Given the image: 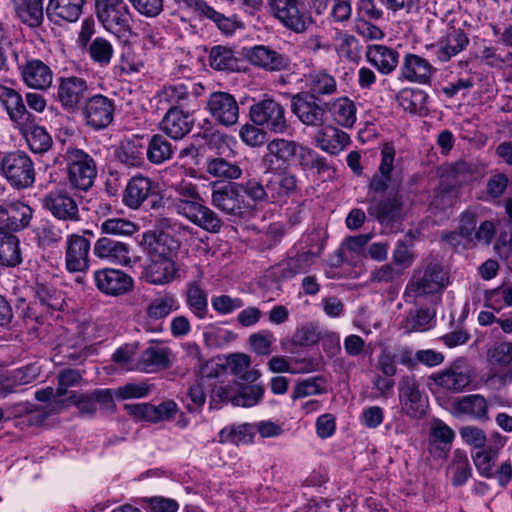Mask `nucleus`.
<instances>
[{"instance_id": "27", "label": "nucleus", "mask_w": 512, "mask_h": 512, "mask_svg": "<svg viewBox=\"0 0 512 512\" xmlns=\"http://www.w3.org/2000/svg\"><path fill=\"white\" fill-rule=\"evenodd\" d=\"M24 83L34 89L44 90L52 84L53 73L48 65L39 59H29L19 65Z\"/></svg>"}, {"instance_id": "2", "label": "nucleus", "mask_w": 512, "mask_h": 512, "mask_svg": "<svg viewBox=\"0 0 512 512\" xmlns=\"http://www.w3.org/2000/svg\"><path fill=\"white\" fill-rule=\"evenodd\" d=\"M175 197L170 207L178 215L209 233H219L224 225L221 217L211 208L204 205L196 184L182 179L172 184Z\"/></svg>"}, {"instance_id": "16", "label": "nucleus", "mask_w": 512, "mask_h": 512, "mask_svg": "<svg viewBox=\"0 0 512 512\" xmlns=\"http://www.w3.org/2000/svg\"><path fill=\"white\" fill-rule=\"evenodd\" d=\"M245 57L255 67L267 72H281L290 67L289 57L270 46L255 45L245 49Z\"/></svg>"}, {"instance_id": "50", "label": "nucleus", "mask_w": 512, "mask_h": 512, "mask_svg": "<svg viewBox=\"0 0 512 512\" xmlns=\"http://www.w3.org/2000/svg\"><path fill=\"white\" fill-rule=\"evenodd\" d=\"M210 66L218 71H239L240 61L234 52L224 46H214L209 55Z\"/></svg>"}, {"instance_id": "22", "label": "nucleus", "mask_w": 512, "mask_h": 512, "mask_svg": "<svg viewBox=\"0 0 512 512\" xmlns=\"http://www.w3.org/2000/svg\"><path fill=\"white\" fill-rule=\"evenodd\" d=\"M32 215V208L23 202L15 201L0 204V226L5 230L19 231L26 228Z\"/></svg>"}, {"instance_id": "49", "label": "nucleus", "mask_w": 512, "mask_h": 512, "mask_svg": "<svg viewBox=\"0 0 512 512\" xmlns=\"http://www.w3.org/2000/svg\"><path fill=\"white\" fill-rule=\"evenodd\" d=\"M396 99L399 105L411 114H422L427 110L428 95L421 89H402Z\"/></svg>"}, {"instance_id": "23", "label": "nucleus", "mask_w": 512, "mask_h": 512, "mask_svg": "<svg viewBox=\"0 0 512 512\" xmlns=\"http://www.w3.org/2000/svg\"><path fill=\"white\" fill-rule=\"evenodd\" d=\"M125 410L137 420L159 422L171 419L177 412L174 401H166L158 406L149 403L127 404Z\"/></svg>"}, {"instance_id": "42", "label": "nucleus", "mask_w": 512, "mask_h": 512, "mask_svg": "<svg viewBox=\"0 0 512 512\" xmlns=\"http://www.w3.org/2000/svg\"><path fill=\"white\" fill-rule=\"evenodd\" d=\"M469 44L466 33L461 29H452L438 43L437 58L441 62H447L452 57L463 51Z\"/></svg>"}, {"instance_id": "28", "label": "nucleus", "mask_w": 512, "mask_h": 512, "mask_svg": "<svg viewBox=\"0 0 512 512\" xmlns=\"http://www.w3.org/2000/svg\"><path fill=\"white\" fill-rule=\"evenodd\" d=\"M399 52L391 47L373 44L367 47L365 57L382 75L391 74L399 64Z\"/></svg>"}, {"instance_id": "33", "label": "nucleus", "mask_w": 512, "mask_h": 512, "mask_svg": "<svg viewBox=\"0 0 512 512\" xmlns=\"http://www.w3.org/2000/svg\"><path fill=\"white\" fill-rule=\"evenodd\" d=\"M434 68L425 59L416 54H406L401 66V76L410 82L427 83L434 73Z\"/></svg>"}, {"instance_id": "8", "label": "nucleus", "mask_w": 512, "mask_h": 512, "mask_svg": "<svg viewBox=\"0 0 512 512\" xmlns=\"http://www.w3.org/2000/svg\"><path fill=\"white\" fill-rule=\"evenodd\" d=\"M251 121L262 129L284 134L289 128L286 111L282 104L273 99H263L250 107Z\"/></svg>"}, {"instance_id": "53", "label": "nucleus", "mask_w": 512, "mask_h": 512, "mask_svg": "<svg viewBox=\"0 0 512 512\" xmlns=\"http://www.w3.org/2000/svg\"><path fill=\"white\" fill-rule=\"evenodd\" d=\"M187 305L193 314L203 319L208 313L207 293L197 282H191L187 285Z\"/></svg>"}, {"instance_id": "47", "label": "nucleus", "mask_w": 512, "mask_h": 512, "mask_svg": "<svg viewBox=\"0 0 512 512\" xmlns=\"http://www.w3.org/2000/svg\"><path fill=\"white\" fill-rule=\"evenodd\" d=\"M435 323V312L429 308L411 310L402 322L405 333L423 332L431 329Z\"/></svg>"}, {"instance_id": "30", "label": "nucleus", "mask_w": 512, "mask_h": 512, "mask_svg": "<svg viewBox=\"0 0 512 512\" xmlns=\"http://www.w3.org/2000/svg\"><path fill=\"white\" fill-rule=\"evenodd\" d=\"M158 105L162 109H183L192 102V92L189 86H185L184 82H177L163 86L156 93Z\"/></svg>"}, {"instance_id": "25", "label": "nucleus", "mask_w": 512, "mask_h": 512, "mask_svg": "<svg viewBox=\"0 0 512 512\" xmlns=\"http://www.w3.org/2000/svg\"><path fill=\"white\" fill-rule=\"evenodd\" d=\"M194 121L183 109H168L160 122V129L173 140H181L189 134Z\"/></svg>"}, {"instance_id": "29", "label": "nucleus", "mask_w": 512, "mask_h": 512, "mask_svg": "<svg viewBox=\"0 0 512 512\" xmlns=\"http://www.w3.org/2000/svg\"><path fill=\"white\" fill-rule=\"evenodd\" d=\"M455 433L440 419H434L430 425L428 450L435 457H445L450 450Z\"/></svg>"}, {"instance_id": "56", "label": "nucleus", "mask_w": 512, "mask_h": 512, "mask_svg": "<svg viewBox=\"0 0 512 512\" xmlns=\"http://www.w3.org/2000/svg\"><path fill=\"white\" fill-rule=\"evenodd\" d=\"M86 49L93 62L100 66L109 65L114 54L112 44L103 37H96Z\"/></svg>"}, {"instance_id": "37", "label": "nucleus", "mask_w": 512, "mask_h": 512, "mask_svg": "<svg viewBox=\"0 0 512 512\" xmlns=\"http://www.w3.org/2000/svg\"><path fill=\"white\" fill-rule=\"evenodd\" d=\"M15 16L30 28H37L44 21L43 0H10Z\"/></svg>"}, {"instance_id": "7", "label": "nucleus", "mask_w": 512, "mask_h": 512, "mask_svg": "<svg viewBox=\"0 0 512 512\" xmlns=\"http://www.w3.org/2000/svg\"><path fill=\"white\" fill-rule=\"evenodd\" d=\"M95 13L104 29L115 35L130 30L131 14L124 0H96Z\"/></svg>"}, {"instance_id": "45", "label": "nucleus", "mask_w": 512, "mask_h": 512, "mask_svg": "<svg viewBox=\"0 0 512 512\" xmlns=\"http://www.w3.org/2000/svg\"><path fill=\"white\" fill-rule=\"evenodd\" d=\"M299 149V144L293 140L276 138L267 144L266 159L270 162L274 160L279 165L289 164L295 157Z\"/></svg>"}, {"instance_id": "54", "label": "nucleus", "mask_w": 512, "mask_h": 512, "mask_svg": "<svg viewBox=\"0 0 512 512\" xmlns=\"http://www.w3.org/2000/svg\"><path fill=\"white\" fill-rule=\"evenodd\" d=\"M499 447L489 446L472 454L477 472L484 478L494 477V463L498 456Z\"/></svg>"}, {"instance_id": "13", "label": "nucleus", "mask_w": 512, "mask_h": 512, "mask_svg": "<svg viewBox=\"0 0 512 512\" xmlns=\"http://www.w3.org/2000/svg\"><path fill=\"white\" fill-rule=\"evenodd\" d=\"M158 185L149 177L141 174L131 177L123 192L122 201L131 209H138L145 201L151 199L152 208L160 207Z\"/></svg>"}, {"instance_id": "46", "label": "nucleus", "mask_w": 512, "mask_h": 512, "mask_svg": "<svg viewBox=\"0 0 512 512\" xmlns=\"http://www.w3.org/2000/svg\"><path fill=\"white\" fill-rule=\"evenodd\" d=\"M21 262L19 239L0 227V266L15 267Z\"/></svg>"}, {"instance_id": "57", "label": "nucleus", "mask_w": 512, "mask_h": 512, "mask_svg": "<svg viewBox=\"0 0 512 512\" xmlns=\"http://www.w3.org/2000/svg\"><path fill=\"white\" fill-rule=\"evenodd\" d=\"M449 472L452 474V483L454 486H461L465 484L472 475V469L467 457L456 451L453 461L449 467Z\"/></svg>"}, {"instance_id": "55", "label": "nucleus", "mask_w": 512, "mask_h": 512, "mask_svg": "<svg viewBox=\"0 0 512 512\" xmlns=\"http://www.w3.org/2000/svg\"><path fill=\"white\" fill-rule=\"evenodd\" d=\"M250 363V357L246 354H233L228 358V366L233 374L247 383H254L260 377V372L249 369Z\"/></svg>"}, {"instance_id": "48", "label": "nucleus", "mask_w": 512, "mask_h": 512, "mask_svg": "<svg viewBox=\"0 0 512 512\" xmlns=\"http://www.w3.org/2000/svg\"><path fill=\"white\" fill-rule=\"evenodd\" d=\"M174 147L172 143L161 134H154L149 139L146 155L148 160L156 165L162 164L172 158Z\"/></svg>"}, {"instance_id": "14", "label": "nucleus", "mask_w": 512, "mask_h": 512, "mask_svg": "<svg viewBox=\"0 0 512 512\" xmlns=\"http://www.w3.org/2000/svg\"><path fill=\"white\" fill-rule=\"evenodd\" d=\"M291 110L298 120L310 127H322L326 120V105L311 94L300 92L291 99Z\"/></svg>"}, {"instance_id": "19", "label": "nucleus", "mask_w": 512, "mask_h": 512, "mask_svg": "<svg viewBox=\"0 0 512 512\" xmlns=\"http://www.w3.org/2000/svg\"><path fill=\"white\" fill-rule=\"evenodd\" d=\"M96 287L104 294L123 295L133 288V278L119 269L104 268L94 272Z\"/></svg>"}, {"instance_id": "62", "label": "nucleus", "mask_w": 512, "mask_h": 512, "mask_svg": "<svg viewBox=\"0 0 512 512\" xmlns=\"http://www.w3.org/2000/svg\"><path fill=\"white\" fill-rule=\"evenodd\" d=\"M143 155L142 146L133 141H127L122 143L118 152V159L127 166L138 167L143 163Z\"/></svg>"}, {"instance_id": "18", "label": "nucleus", "mask_w": 512, "mask_h": 512, "mask_svg": "<svg viewBox=\"0 0 512 512\" xmlns=\"http://www.w3.org/2000/svg\"><path fill=\"white\" fill-rule=\"evenodd\" d=\"M131 246L123 241L104 236L96 240L93 254L100 260L120 266H131Z\"/></svg>"}, {"instance_id": "44", "label": "nucleus", "mask_w": 512, "mask_h": 512, "mask_svg": "<svg viewBox=\"0 0 512 512\" xmlns=\"http://www.w3.org/2000/svg\"><path fill=\"white\" fill-rule=\"evenodd\" d=\"M179 307V302L173 293H160L150 301L145 313L150 320L158 321L165 319Z\"/></svg>"}, {"instance_id": "17", "label": "nucleus", "mask_w": 512, "mask_h": 512, "mask_svg": "<svg viewBox=\"0 0 512 512\" xmlns=\"http://www.w3.org/2000/svg\"><path fill=\"white\" fill-rule=\"evenodd\" d=\"M268 7L270 13L286 28L296 33L306 31L308 22L298 0H268Z\"/></svg>"}, {"instance_id": "4", "label": "nucleus", "mask_w": 512, "mask_h": 512, "mask_svg": "<svg viewBox=\"0 0 512 512\" xmlns=\"http://www.w3.org/2000/svg\"><path fill=\"white\" fill-rule=\"evenodd\" d=\"M177 247V243L169 236L158 238L150 249V262L144 271L147 282L154 285H165L176 278L177 268L172 254Z\"/></svg>"}, {"instance_id": "40", "label": "nucleus", "mask_w": 512, "mask_h": 512, "mask_svg": "<svg viewBox=\"0 0 512 512\" xmlns=\"http://www.w3.org/2000/svg\"><path fill=\"white\" fill-rule=\"evenodd\" d=\"M332 120L343 128H352L356 122L357 108L348 97L342 96L326 104Z\"/></svg>"}, {"instance_id": "43", "label": "nucleus", "mask_w": 512, "mask_h": 512, "mask_svg": "<svg viewBox=\"0 0 512 512\" xmlns=\"http://www.w3.org/2000/svg\"><path fill=\"white\" fill-rule=\"evenodd\" d=\"M307 91L314 98L330 96L337 92V81L324 70L313 71L305 76Z\"/></svg>"}, {"instance_id": "52", "label": "nucleus", "mask_w": 512, "mask_h": 512, "mask_svg": "<svg viewBox=\"0 0 512 512\" xmlns=\"http://www.w3.org/2000/svg\"><path fill=\"white\" fill-rule=\"evenodd\" d=\"M59 353L68 361L82 362L90 353L91 348L86 343L84 335L76 338H69L66 342L58 345Z\"/></svg>"}, {"instance_id": "61", "label": "nucleus", "mask_w": 512, "mask_h": 512, "mask_svg": "<svg viewBox=\"0 0 512 512\" xmlns=\"http://www.w3.org/2000/svg\"><path fill=\"white\" fill-rule=\"evenodd\" d=\"M235 389H237V382L215 385L210 395V406L220 408L222 405L229 402L234 406Z\"/></svg>"}, {"instance_id": "9", "label": "nucleus", "mask_w": 512, "mask_h": 512, "mask_svg": "<svg viewBox=\"0 0 512 512\" xmlns=\"http://www.w3.org/2000/svg\"><path fill=\"white\" fill-rule=\"evenodd\" d=\"M211 204L222 213L242 218L251 211V206L245 201L239 183L228 182L214 187L211 194Z\"/></svg>"}, {"instance_id": "3", "label": "nucleus", "mask_w": 512, "mask_h": 512, "mask_svg": "<svg viewBox=\"0 0 512 512\" xmlns=\"http://www.w3.org/2000/svg\"><path fill=\"white\" fill-rule=\"evenodd\" d=\"M448 280V273L438 263H429L414 270L403 294L405 302L416 304L442 292L448 285Z\"/></svg>"}, {"instance_id": "58", "label": "nucleus", "mask_w": 512, "mask_h": 512, "mask_svg": "<svg viewBox=\"0 0 512 512\" xmlns=\"http://www.w3.org/2000/svg\"><path fill=\"white\" fill-rule=\"evenodd\" d=\"M207 172L219 178L238 179L242 170L235 163H231L224 158H213L207 164Z\"/></svg>"}, {"instance_id": "32", "label": "nucleus", "mask_w": 512, "mask_h": 512, "mask_svg": "<svg viewBox=\"0 0 512 512\" xmlns=\"http://www.w3.org/2000/svg\"><path fill=\"white\" fill-rule=\"evenodd\" d=\"M350 141V136L346 132L333 125L322 127L315 135L317 146L331 155L339 154Z\"/></svg>"}, {"instance_id": "6", "label": "nucleus", "mask_w": 512, "mask_h": 512, "mask_svg": "<svg viewBox=\"0 0 512 512\" xmlns=\"http://www.w3.org/2000/svg\"><path fill=\"white\" fill-rule=\"evenodd\" d=\"M64 158L71 187L88 191L97 177V165L93 157L82 149L68 147Z\"/></svg>"}, {"instance_id": "10", "label": "nucleus", "mask_w": 512, "mask_h": 512, "mask_svg": "<svg viewBox=\"0 0 512 512\" xmlns=\"http://www.w3.org/2000/svg\"><path fill=\"white\" fill-rule=\"evenodd\" d=\"M398 398L401 411L410 418L419 419L425 415L428 397L420 390V383L414 375H404L398 383Z\"/></svg>"}, {"instance_id": "60", "label": "nucleus", "mask_w": 512, "mask_h": 512, "mask_svg": "<svg viewBox=\"0 0 512 512\" xmlns=\"http://www.w3.org/2000/svg\"><path fill=\"white\" fill-rule=\"evenodd\" d=\"M251 441L252 433L247 424L225 427L219 432V442L221 443L240 445Z\"/></svg>"}, {"instance_id": "35", "label": "nucleus", "mask_w": 512, "mask_h": 512, "mask_svg": "<svg viewBox=\"0 0 512 512\" xmlns=\"http://www.w3.org/2000/svg\"><path fill=\"white\" fill-rule=\"evenodd\" d=\"M457 416H468L476 420L488 419V403L480 394H470L457 398L452 405Z\"/></svg>"}, {"instance_id": "20", "label": "nucleus", "mask_w": 512, "mask_h": 512, "mask_svg": "<svg viewBox=\"0 0 512 512\" xmlns=\"http://www.w3.org/2000/svg\"><path fill=\"white\" fill-rule=\"evenodd\" d=\"M90 242L84 236L70 234L66 239L65 263L70 272H83L89 268Z\"/></svg>"}, {"instance_id": "1", "label": "nucleus", "mask_w": 512, "mask_h": 512, "mask_svg": "<svg viewBox=\"0 0 512 512\" xmlns=\"http://www.w3.org/2000/svg\"><path fill=\"white\" fill-rule=\"evenodd\" d=\"M381 160L377 171L369 181V193L388 194L381 200L376 196L369 199L367 212L381 224H389L400 219L402 214L401 180L394 175L395 148L385 143L381 148Z\"/></svg>"}, {"instance_id": "34", "label": "nucleus", "mask_w": 512, "mask_h": 512, "mask_svg": "<svg viewBox=\"0 0 512 512\" xmlns=\"http://www.w3.org/2000/svg\"><path fill=\"white\" fill-rule=\"evenodd\" d=\"M0 101L5 107L10 119L20 127L27 124L32 115L26 109L21 95L14 89L0 86Z\"/></svg>"}, {"instance_id": "39", "label": "nucleus", "mask_w": 512, "mask_h": 512, "mask_svg": "<svg viewBox=\"0 0 512 512\" xmlns=\"http://www.w3.org/2000/svg\"><path fill=\"white\" fill-rule=\"evenodd\" d=\"M39 375V369L35 365H27L22 368L9 371L0 379V398L14 393L17 386L30 384Z\"/></svg>"}, {"instance_id": "15", "label": "nucleus", "mask_w": 512, "mask_h": 512, "mask_svg": "<svg viewBox=\"0 0 512 512\" xmlns=\"http://www.w3.org/2000/svg\"><path fill=\"white\" fill-rule=\"evenodd\" d=\"M206 109L215 123L230 127L239 119V105L235 97L223 91H216L209 95Z\"/></svg>"}, {"instance_id": "5", "label": "nucleus", "mask_w": 512, "mask_h": 512, "mask_svg": "<svg viewBox=\"0 0 512 512\" xmlns=\"http://www.w3.org/2000/svg\"><path fill=\"white\" fill-rule=\"evenodd\" d=\"M0 175L13 189L31 188L36 179L34 162L21 150L0 153Z\"/></svg>"}, {"instance_id": "59", "label": "nucleus", "mask_w": 512, "mask_h": 512, "mask_svg": "<svg viewBox=\"0 0 512 512\" xmlns=\"http://www.w3.org/2000/svg\"><path fill=\"white\" fill-rule=\"evenodd\" d=\"M100 230L106 235L131 236L137 231V225L124 218H109L101 223Z\"/></svg>"}, {"instance_id": "36", "label": "nucleus", "mask_w": 512, "mask_h": 512, "mask_svg": "<svg viewBox=\"0 0 512 512\" xmlns=\"http://www.w3.org/2000/svg\"><path fill=\"white\" fill-rule=\"evenodd\" d=\"M19 130L33 153L43 154L53 145L51 135L44 127L34 124L33 118L27 121V124L21 125Z\"/></svg>"}, {"instance_id": "12", "label": "nucleus", "mask_w": 512, "mask_h": 512, "mask_svg": "<svg viewBox=\"0 0 512 512\" xmlns=\"http://www.w3.org/2000/svg\"><path fill=\"white\" fill-rule=\"evenodd\" d=\"M115 101L102 94L89 97L82 107L85 124L95 131L107 128L114 119Z\"/></svg>"}, {"instance_id": "31", "label": "nucleus", "mask_w": 512, "mask_h": 512, "mask_svg": "<svg viewBox=\"0 0 512 512\" xmlns=\"http://www.w3.org/2000/svg\"><path fill=\"white\" fill-rule=\"evenodd\" d=\"M269 203L286 201L297 188L296 176L288 173H274L266 180Z\"/></svg>"}, {"instance_id": "24", "label": "nucleus", "mask_w": 512, "mask_h": 512, "mask_svg": "<svg viewBox=\"0 0 512 512\" xmlns=\"http://www.w3.org/2000/svg\"><path fill=\"white\" fill-rule=\"evenodd\" d=\"M311 241L316 242L317 249L305 250L298 253L294 257H290L284 267V275L286 277H293L297 274L307 272L314 264L317 257H319L325 247V239L321 233H315L310 237Z\"/></svg>"}, {"instance_id": "64", "label": "nucleus", "mask_w": 512, "mask_h": 512, "mask_svg": "<svg viewBox=\"0 0 512 512\" xmlns=\"http://www.w3.org/2000/svg\"><path fill=\"white\" fill-rule=\"evenodd\" d=\"M488 361L499 367L512 364V342H501L491 348L487 353Z\"/></svg>"}, {"instance_id": "26", "label": "nucleus", "mask_w": 512, "mask_h": 512, "mask_svg": "<svg viewBox=\"0 0 512 512\" xmlns=\"http://www.w3.org/2000/svg\"><path fill=\"white\" fill-rule=\"evenodd\" d=\"M171 349L160 345H150L144 349L136 361V370L153 373L171 366Z\"/></svg>"}, {"instance_id": "51", "label": "nucleus", "mask_w": 512, "mask_h": 512, "mask_svg": "<svg viewBox=\"0 0 512 512\" xmlns=\"http://www.w3.org/2000/svg\"><path fill=\"white\" fill-rule=\"evenodd\" d=\"M235 390L234 406L238 407H253L262 400L264 395V387L260 384L237 382Z\"/></svg>"}, {"instance_id": "63", "label": "nucleus", "mask_w": 512, "mask_h": 512, "mask_svg": "<svg viewBox=\"0 0 512 512\" xmlns=\"http://www.w3.org/2000/svg\"><path fill=\"white\" fill-rule=\"evenodd\" d=\"M324 379L321 376L311 377L296 384L291 398L297 400L307 396L318 395L325 391Z\"/></svg>"}, {"instance_id": "21", "label": "nucleus", "mask_w": 512, "mask_h": 512, "mask_svg": "<svg viewBox=\"0 0 512 512\" xmlns=\"http://www.w3.org/2000/svg\"><path fill=\"white\" fill-rule=\"evenodd\" d=\"M88 89L86 80L71 76L61 78L57 97L64 110L75 112L82 103Z\"/></svg>"}, {"instance_id": "38", "label": "nucleus", "mask_w": 512, "mask_h": 512, "mask_svg": "<svg viewBox=\"0 0 512 512\" xmlns=\"http://www.w3.org/2000/svg\"><path fill=\"white\" fill-rule=\"evenodd\" d=\"M472 376L468 369L461 365H453L435 378V382L440 387L459 393L465 390L471 383Z\"/></svg>"}, {"instance_id": "11", "label": "nucleus", "mask_w": 512, "mask_h": 512, "mask_svg": "<svg viewBox=\"0 0 512 512\" xmlns=\"http://www.w3.org/2000/svg\"><path fill=\"white\" fill-rule=\"evenodd\" d=\"M43 208L62 223L80 221L76 199L65 189L57 188L46 193L41 200Z\"/></svg>"}, {"instance_id": "41", "label": "nucleus", "mask_w": 512, "mask_h": 512, "mask_svg": "<svg viewBox=\"0 0 512 512\" xmlns=\"http://www.w3.org/2000/svg\"><path fill=\"white\" fill-rule=\"evenodd\" d=\"M85 0H49L46 14L49 19L75 22L82 14Z\"/></svg>"}]
</instances>
